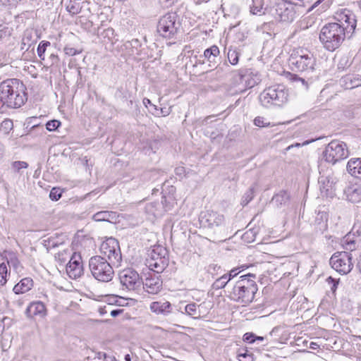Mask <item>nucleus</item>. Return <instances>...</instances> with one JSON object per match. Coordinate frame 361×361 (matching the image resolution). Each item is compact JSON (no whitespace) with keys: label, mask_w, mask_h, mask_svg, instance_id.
<instances>
[{"label":"nucleus","mask_w":361,"mask_h":361,"mask_svg":"<svg viewBox=\"0 0 361 361\" xmlns=\"http://www.w3.org/2000/svg\"><path fill=\"white\" fill-rule=\"evenodd\" d=\"M334 18L336 22L324 25L319 33V41L329 51H335L342 44L346 33L354 32L357 23L355 15L347 8L338 9Z\"/></svg>","instance_id":"obj_1"},{"label":"nucleus","mask_w":361,"mask_h":361,"mask_svg":"<svg viewBox=\"0 0 361 361\" xmlns=\"http://www.w3.org/2000/svg\"><path fill=\"white\" fill-rule=\"evenodd\" d=\"M24 85L18 79H7L0 83V112L4 107L18 108L27 101Z\"/></svg>","instance_id":"obj_2"},{"label":"nucleus","mask_w":361,"mask_h":361,"mask_svg":"<svg viewBox=\"0 0 361 361\" xmlns=\"http://www.w3.org/2000/svg\"><path fill=\"white\" fill-rule=\"evenodd\" d=\"M255 279V275L254 274L241 276L229 292L230 298L243 305L251 303L258 290Z\"/></svg>","instance_id":"obj_3"},{"label":"nucleus","mask_w":361,"mask_h":361,"mask_svg":"<svg viewBox=\"0 0 361 361\" xmlns=\"http://www.w3.org/2000/svg\"><path fill=\"white\" fill-rule=\"evenodd\" d=\"M288 65L293 71L310 73L314 70L316 58L307 49L299 48L292 51Z\"/></svg>","instance_id":"obj_4"},{"label":"nucleus","mask_w":361,"mask_h":361,"mask_svg":"<svg viewBox=\"0 0 361 361\" xmlns=\"http://www.w3.org/2000/svg\"><path fill=\"white\" fill-rule=\"evenodd\" d=\"M289 97L288 90L281 84L265 88L259 94L260 104L266 108L282 106L287 103Z\"/></svg>","instance_id":"obj_5"},{"label":"nucleus","mask_w":361,"mask_h":361,"mask_svg":"<svg viewBox=\"0 0 361 361\" xmlns=\"http://www.w3.org/2000/svg\"><path fill=\"white\" fill-rule=\"evenodd\" d=\"M113 266L116 264L109 262L105 257L93 256L89 260V267L93 277L99 281L109 282L114 275Z\"/></svg>","instance_id":"obj_6"},{"label":"nucleus","mask_w":361,"mask_h":361,"mask_svg":"<svg viewBox=\"0 0 361 361\" xmlns=\"http://www.w3.org/2000/svg\"><path fill=\"white\" fill-rule=\"evenodd\" d=\"M180 28L178 16L176 13L169 12L159 18L157 31L162 37L171 39L176 38Z\"/></svg>","instance_id":"obj_7"},{"label":"nucleus","mask_w":361,"mask_h":361,"mask_svg":"<svg viewBox=\"0 0 361 361\" xmlns=\"http://www.w3.org/2000/svg\"><path fill=\"white\" fill-rule=\"evenodd\" d=\"M348 156L349 150L347 145L340 140L330 142L322 153L324 160L333 165L346 159Z\"/></svg>","instance_id":"obj_8"},{"label":"nucleus","mask_w":361,"mask_h":361,"mask_svg":"<svg viewBox=\"0 0 361 361\" xmlns=\"http://www.w3.org/2000/svg\"><path fill=\"white\" fill-rule=\"evenodd\" d=\"M169 258L165 247L157 245L148 253L146 264L153 272L161 273L168 266Z\"/></svg>","instance_id":"obj_9"},{"label":"nucleus","mask_w":361,"mask_h":361,"mask_svg":"<svg viewBox=\"0 0 361 361\" xmlns=\"http://www.w3.org/2000/svg\"><path fill=\"white\" fill-rule=\"evenodd\" d=\"M305 6V4H293L290 1H285L278 4L275 8V18L276 20L285 22H293L297 17L299 9Z\"/></svg>","instance_id":"obj_10"},{"label":"nucleus","mask_w":361,"mask_h":361,"mask_svg":"<svg viewBox=\"0 0 361 361\" xmlns=\"http://www.w3.org/2000/svg\"><path fill=\"white\" fill-rule=\"evenodd\" d=\"M352 259L353 255L350 252L345 251L337 252L331 256L329 263L337 272L345 275L350 273L353 268Z\"/></svg>","instance_id":"obj_11"},{"label":"nucleus","mask_w":361,"mask_h":361,"mask_svg":"<svg viewBox=\"0 0 361 361\" xmlns=\"http://www.w3.org/2000/svg\"><path fill=\"white\" fill-rule=\"evenodd\" d=\"M100 250L109 262L116 264V266L120 265L122 256L119 243L116 239L114 238H107L102 243Z\"/></svg>","instance_id":"obj_12"},{"label":"nucleus","mask_w":361,"mask_h":361,"mask_svg":"<svg viewBox=\"0 0 361 361\" xmlns=\"http://www.w3.org/2000/svg\"><path fill=\"white\" fill-rule=\"evenodd\" d=\"M199 221L202 227L216 230L224 224L225 218L216 211L205 210L200 212Z\"/></svg>","instance_id":"obj_13"},{"label":"nucleus","mask_w":361,"mask_h":361,"mask_svg":"<svg viewBox=\"0 0 361 361\" xmlns=\"http://www.w3.org/2000/svg\"><path fill=\"white\" fill-rule=\"evenodd\" d=\"M119 280L122 286L128 290H135L142 285V279L139 274L130 268L119 272Z\"/></svg>","instance_id":"obj_14"},{"label":"nucleus","mask_w":361,"mask_h":361,"mask_svg":"<svg viewBox=\"0 0 361 361\" xmlns=\"http://www.w3.org/2000/svg\"><path fill=\"white\" fill-rule=\"evenodd\" d=\"M337 179L333 175L321 176L318 180L319 190L323 197H332L334 195Z\"/></svg>","instance_id":"obj_15"},{"label":"nucleus","mask_w":361,"mask_h":361,"mask_svg":"<svg viewBox=\"0 0 361 361\" xmlns=\"http://www.w3.org/2000/svg\"><path fill=\"white\" fill-rule=\"evenodd\" d=\"M159 274L160 273L157 272L149 274L145 281H142L143 288L147 293L155 295L161 291L162 288V280Z\"/></svg>","instance_id":"obj_16"},{"label":"nucleus","mask_w":361,"mask_h":361,"mask_svg":"<svg viewBox=\"0 0 361 361\" xmlns=\"http://www.w3.org/2000/svg\"><path fill=\"white\" fill-rule=\"evenodd\" d=\"M66 272L71 278L77 279L83 274L82 257L80 254L74 252L66 265Z\"/></svg>","instance_id":"obj_17"},{"label":"nucleus","mask_w":361,"mask_h":361,"mask_svg":"<svg viewBox=\"0 0 361 361\" xmlns=\"http://www.w3.org/2000/svg\"><path fill=\"white\" fill-rule=\"evenodd\" d=\"M25 314L27 317L30 318L36 316L43 318L47 315V309L42 302L35 301L31 302L27 307Z\"/></svg>","instance_id":"obj_18"},{"label":"nucleus","mask_w":361,"mask_h":361,"mask_svg":"<svg viewBox=\"0 0 361 361\" xmlns=\"http://www.w3.org/2000/svg\"><path fill=\"white\" fill-rule=\"evenodd\" d=\"M339 84L346 90L353 89L361 85V75L348 74L339 80Z\"/></svg>","instance_id":"obj_19"},{"label":"nucleus","mask_w":361,"mask_h":361,"mask_svg":"<svg viewBox=\"0 0 361 361\" xmlns=\"http://www.w3.org/2000/svg\"><path fill=\"white\" fill-rule=\"evenodd\" d=\"M348 173L353 178L361 180V158H351L346 165Z\"/></svg>","instance_id":"obj_20"},{"label":"nucleus","mask_w":361,"mask_h":361,"mask_svg":"<svg viewBox=\"0 0 361 361\" xmlns=\"http://www.w3.org/2000/svg\"><path fill=\"white\" fill-rule=\"evenodd\" d=\"M333 1L334 0H317L307 9V12L321 15L331 7Z\"/></svg>","instance_id":"obj_21"},{"label":"nucleus","mask_w":361,"mask_h":361,"mask_svg":"<svg viewBox=\"0 0 361 361\" xmlns=\"http://www.w3.org/2000/svg\"><path fill=\"white\" fill-rule=\"evenodd\" d=\"M351 235H357V237L361 236V224H355L350 233L345 237V248L353 251L355 249V240L351 239Z\"/></svg>","instance_id":"obj_22"},{"label":"nucleus","mask_w":361,"mask_h":361,"mask_svg":"<svg viewBox=\"0 0 361 361\" xmlns=\"http://www.w3.org/2000/svg\"><path fill=\"white\" fill-rule=\"evenodd\" d=\"M150 310L152 312L157 314L166 315L171 312V305L169 302L156 301L150 304Z\"/></svg>","instance_id":"obj_23"},{"label":"nucleus","mask_w":361,"mask_h":361,"mask_svg":"<svg viewBox=\"0 0 361 361\" xmlns=\"http://www.w3.org/2000/svg\"><path fill=\"white\" fill-rule=\"evenodd\" d=\"M33 286V281L31 278L26 277L20 281L13 288V292L16 294H23L30 290Z\"/></svg>","instance_id":"obj_24"},{"label":"nucleus","mask_w":361,"mask_h":361,"mask_svg":"<svg viewBox=\"0 0 361 361\" xmlns=\"http://www.w3.org/2000/svg\"><path fill=\"white\" fill-rule=\"evenodd\" d=\"M347 199L353 202L357 203L361 201V188L349 187L345 191Z\"/></svg>","instance_id":"obj_25"},{"label":"nucleus","mask_w":361,"mask_h":361,"mask_svg":"<svg viewBox=\"0 0 361 361\" xmlns=\"http://www.w3.org/2000/svg\"><path fill=\"white\" fill-rule=\"evenodd\" d=\"M289 198L290 196L288 192L285 190H281L272 197L271 203L277 207H281L288 202Z\"/></svg>","instance_id":"obj_26"},{"label":"nucleus","mask_w":361,"mask_h":361,"mask_svg":"<svg viewBox=\"0 0 361 361\" xmlns=\"http://www.w3.org/2000/svg\"><path fill=\"white\" fill-rule=\"evenodd\" d=\"M116 213L109 211H101L97 212L93 216V219L96 221H109L111 222L116 218Z\"/></svg>","instance_id":"obj_27"},{"label":"nucleus","mask_w":361,"mask_h":361,"mask_svg":"<svg viewBox=\"0 0 361 361\" xmlns=\"http://www.w3.org/2000/svg\"><path fill=\"white\" fill-rule=\"evenodd\" d=\"M199 307L200 305L195 302L188 304L184 308L185 313L193 319H200L201 317V312Z\"/></svg>","instance_id":"obj_28"},{"label":"nucleus","mask_w":361,"mask_h":361,"mask_svg":"<svg viewBox=\"0 0 361 361\" xmlns=\"http://www.w3.org/2000/svg\"><path fill=\"white\" fill-rule=\"evenodd\" d=\"M80 0H70L66 4V10L71 15L78 14L82 9Z\"/></svg>","instance_id":"obj_29"},{"label":"nucleus","mask_w":361,"mask_h":361,"mask_svg":"<svg viewBox=\"0 0 361 361\" xmlns=\"http://www.w3.org/2000/svg\"><path fill=\"white\" fill-rule=\"evenodd\" d=\"M315 223L317 226V229L320 232H323L327 228V217L326 214L324 212L319 213L315 219Z\"/></svg>","instance_id":"obj_30"},{"label":"nucleus","mask_w":361,"mask_h":361,"mask_svg":"<svg viewBox=\"0 0 361 361\" xmlns=\"http://www.w3.org/2000/svg\"><path fill=\"white\" fill-rule=\"evenodd\" d=\"M264 8L262 4V0H252V5L250 6V12L254 15L261 16L264 14Z\"/></svg>","instance_id":"obj_31"},{"label":"nucleus","mask_w":361,"mask_h":361,"mask_svg":"<svg viewBox=\"0 0 361 361\" xmlns=\"http://www.w3.org/2000/svg\"><path fill=\"white\" fill-rule=\"evenodd\" d=\"M51 46V43L48 41H42L37 47V55L42 61H45V52L48 47Z\"/></svg>","instance_id":"obj_32"},{"label":"nucleus","mask_w":361,"mask_h":361,"mask_svg":"<svg viewBox=\"0 0 361 361\" xmlns=\"http://www.w3.org/2000/svg\"><path fill=\"white\" fill-rule=\"evenodd\" d=\"M229 282V277H227L224 274L217 279L213 283L212 286L214 289H221L224 288Z\"/></svg>","instance_id":"obj_33"},{"label":"nucleus","mask_w":361,"mask_h":361,"mask_svg":"<svg viewBox=\"0 0 361 361\" xmlns=\"http://www.w3.org/2000/svg\"><path fill=\"white\" fill-rule=\"evenodd\" d=\"M13 128V123L11 119H4L0 126V130L4 132V134L7 135Z\"/></svg>","instance_id":"obj_34"},{"label":"nucleus","mask_w":361,"mask_h":361,"mask_svg":"<svg viewBox=\"0 0 361 361\" xmlns=\"http://www.w3.org/2000/svg\"><path fill=\"white\" fill-rule=\"evenodd\" d=\"M28 164L23 161H16L11 163V169L14 173H20L21 169H27Z\"/></svg>","instance_id":"obj_35"},{"label":"nucleus","mask_w":361,"mask_h":361,"mask_svg":"<svg viewBox=\"0 0 361 361\" xmlns=\"http://www.w3.org/2000/svg\"><path fill=\"white\" fill-rule=\"evenodd\" d=\"M239 56H240V54L236 50L231 49H228V59L229 62L232 65H235L238 63V60H239Z\"/></svg>","instance_id":"obj_36"},{"label":"nucleus","mask_w":361,"mask_h":361,"mask_svg":"<svg viewBox=\"0 0 361 361\" xmlns=\"http://www.w3.org/2000/svg\"><path fill=\"white\" fill-rule=\"evenodd\" d=\"M7 267L5 263L0 264V286H4L6 283L7 276Z\"/></svg>","instance_id":"obj_37"},{"label":"nucleus","mask_w":361,"mask_h":361,"mask_svg":"<svg viewBox=\"0 0 361 361\" xmlns=\"http://www.w3.org/2000/svg\"><path fill=\"white\" fill-rule=\"evenodd\" d=\"M45 63L47 66H53L57 65L59 61V58L57 54L54 53H49L47 59H45Z\"/></svg>","instance_id":"obj_38"},{"label":"nucleus","mask_w":361,"mask_h":361,"mask_svg":"<svg viewBox=\"0 0 361 361\" xmlns=\"http://www.w3.org/2000/svg\"><path fill=\"white\" fill-rule=\"evenodd\" d=\"M220 51L217 46L213 45L211 47L206 49L203 54V57L205 59H209L212 54H219Z\"/></svg>","instance_id":"obj_39"},{"label":"nucleus","mask_w":361,"mask_h":361,"mask_svg":"<svg viewBox=\"0 0 361 361\" xmlns=\"http://www.w3.org/2000/svg\"><path fill=\"white\" fill-rule=\"evenodd\" d=\"M254 197V190L250 188L243 195L242 200V204L243 206L247 205Z\"/></svg>","instance_id":"obj_40"},{"label":"nucleus","mask_w":361,"mask_h":361,"mask_svg":"<svg viewBox=\"0 0 361 361\" xmlns=\"http://www.w3.org/2000/svg\"><path fill=\"white\" fill-rule=\"evenodd\" d=\"M62 195V191L59 188H53L49 193V197L51 200H59Z\"/></svg>","instance_id":"obj_41"},{"label":"nucleus","mask_w":361,"mask_h":361,"mask_svg":"<svg viewBox=\"0 0 361 361\" xmlns=\"http://www.w3.org/2000/svg\"><path fill=\"white\" fill-rule=\"evenodd\" d=\"M61 125V122L57 120L49 121L46 124V128L49 131L56 130Z\"/></svg>","instance_id":"obj_42"},{"label":"nucleus","mask_w":361,"mask_h":361,"mask_svg":"<svg viewBox=\"0 0 361 361\" xmlns=\"http://www.w3.org/2000/svg\"><path fill=\"white\" fill-rule=\"evenodd\" d=\"M254 124L258 127H267L270 125L269 122H265V119L261 116H257L254 119Z\"/></svg>","instance_id":"obj_43"},{"label":"nucleus","mask_w":361,"mask_h":361,"mask_svg":"<svg viewBox=\"0 0 361 361\" xmlns=\"http://www.w3.org/2000/svg\"><path fill=\"white\" fill-rule=\"evenodd\" d=\"M255 334L252 332L245 333L243 337V341L249 343H255Z\"/></svg>","instance_id":"obj_44"},{"label":"nucleus","mask_w":361,"mask_h":361,"mask_svg":"<svg viewBox=\"0 0 361 361\" xmlns=\"http://www.w3.org/2000/svg\"><path fill=\"white\" fill-rule=\"evenodd\" d=\"M219 54H212L209 59H207V61L209 63V67H214L215 66L219 61Z\"/></svg>","instance_id":"obj_45"},{"label":"nucleus","mask_w":361,"mask_h":361,"mask_svg":"<svg viewBox=\"0 0 361 361\" xmlns=\"http://www.w3.org/2000/svg\"><path fill=\"white\" fill-rule=\"evenodd\" d=\"M337 66L341 70H344L345 67L350 66L348 58L345 56L341 58Z\"/></svg>","instance_id":"obj_46"},{"label":"nucleus","mask_w":361,"mask_h":361,"mask_svg":"<svg viewBox=\"0 0 361 361\" xmlns=\"http://www.w3.org/2000/svg\"><path fill=\"white\" fill-rule=\"evenodd\" d=\"M7 262L9 265L13 266L15 269L18 268V266L20 264V262L18 258L12 255V256L7 260Z\"/></svg>","instance_id":"obj_47"},{"label":"nucleus","mask_w":361,"mask_h":361,"mask_svg":"<svg viewBox=\"0 0 361 361\" xmlns=\"http://www.w3.org/2000/svg\"><path fill=\"white\" fill-rule=\"evenodd\" d=\"M64 52L68 56H75L79 53V51L75 48L68 46L64 47Z\"/></svg>","instance_id":"obj_48"},{"label":"nucleus","mask_w":361,"mask_h":361,"mask_svg":"<svg viewBox=\"0 0 361 361\" xmlns=\"http://www.w3.org/2000/svg\"><path fill=\"white\" fill-rule=\"evenodd\" d=\"M175 173L179 177L185 176V169L183 166H178L175 169Z\"/></svg>","instance_id":"obj_49"},{"label":"nucleus","mask_w":361,"mask_h":361,"mask_svg":"<svg viewBox=\"0 0 361 361\" xmlns=\"http://www.w3.org/2000/svg\"><path fill=\"white\" fill-rule=\"evenodd\" d=\"M238 268H234V269H231L228 274H226L224 275L226 276L227 277H229V281H230L240 273V271H238Z\"/></svg>","instance_id":"obj_50"},{"label":"nucleus","mask_w":361,"mask_h":361,"mask_svg":"<svg viewBox=\"0 0 361 361\" xmlns=\"http://www.w3.org/2000/svg\"><path fill=\"white\" fill-rule=\"evenodd\" d=\"M221 267L219 266H218L217 264H212L209 265V267H208V271L213 274L214 271H217Z\"/></svg>","instance_id":"obj_51"},{"label":"nucleus","mask_w":361,"mask_h":361,"mask_svg":"<svg viewBox=\"0 0 361 361\" xmlns=\"http://www.w3.org/2000/svg\"><path fill=\"white\" fill-rule=\"evenodd\" d=\"M123 312V309H116L110 311V314L113 317H116Z\"/></svg>","instance_id":"obj_52"},{"label":"nucleus","mask_w":361,"mask_h":361,"mask_svg":"<svg viewBox=\"0 0 361 361\" xmlns=\"http://www.w3.org/2000/svg\"><path fill=\"white\" fill-rule=\"evenodd\" d=\"M143 104L147 107L148 105H150L152 106L154 110H157V106L153 104L150 99H147V98H144L143 99Z\"/></svg>","instance_id":"obj_53"},{"label":"nucleus","mask_w":361,"mask_h":361,"mask_svg":"<svg viewBox=\"0 0 361 361\" xmlns=\"http://www.w3.org/2000/svg\"><path fill=\"white\" fill-rule=\"evenodd\" d=\"M328 280H331V281H332L333 285H332V286H331V290H332L333 292H335V290H336V288H337L338 283V281H336L335 279H333V278H331V276H330V277H329Z\"/></svg>","instance_id":"obj_54"},{"label":"nucleus","mask_w":361,"mask_h":361,"mask_svg":"<svg viewBox=\"0 0 361 361\" xmlns=\"http://www.w3.org/2000/svg\"><path fill=\"white\" fill-rule=\"evenodd\" d=\"M159 144V142L157 140H154L153 142H151L149 145V147L153 150L157 148V145Z\"/></svg>","instance_id":"obj_55"},{"label":"nucleus","mask_w":361,"mask_h":361,"mask_svg":"<svg viewBox=\"0 0 361 361\" xmlns=\"http://www.w3.org/2000/svg\"><path fill=\"white\" fill-rule=\"evenodd\" d=\"M309 348H310V349H312V350H317V349H318V348H319V344H317V343H315V342H311V343H310V346H309Z\"/></svg>","instance_id":"obj_56"},{"label":"nucleus","mask_w":361,"mask_h":361,"mask_svg":"<svg viewBox=\"0 0 361 361\" xmlns=\"http://www.w3.org/2000/svg\"><path fill=\"white\" fill-rule=\"evenodd\" d=\"M214 115H212V116H207L204 121H203V124L204 125H207L208 124L209 122H212V121H210L211 118H214Z\"/></svg>","instance_id":"obj_57"},{"label":"nucleus","mask_w":361,"mask_h":361,"mask_svg":"<svg viewBox=\"0 0 361 361\" xmlns=\"http://www.w3.org/2000/svg\"><path fill=\"white\" fill-rule=\"evenodd\" d=\"M294 77L295 78H298V81H300L303 85H305L306 87L307 86V82L305 81V80L304 78H300V77H299L298 75H295Z\"/></svg>","instance_id":"obj_58"},{"label":"nucleus","mask_w":361,"mask_h":361,"mask_svg":"<svg viewBox=\"0 0 361 361\" xmlns=\"http://www.w3.org/2000/svg\"><path fill=\"white\" fill-rule=\"evenodd\" d=\"M59 259L61 260L62 262H65L66 261V258L63 257V253H59Z\"/></svg>","instance_id":"obj_59"},{"label":"nucleus","mask_w":361,"mask_h":361,"mask_svg":"<svg viewBox=\"0 0 361 361\" xmlns=\"http://www.w3.org/2000/svg\"><path fill=\"white\" fill-rule=\"evenodd\" d=\"M7 319H8V318L4 317L1 320H0V327L2 326L3 329H4V322Z\"/></svg>","instance_id":"obj_60"},{"label":"nucleus","mask_w":361,"mask_h":361,"mask_svg":"<svg viewBox=\"0 0 361 361\" xmlns=\"http://www.w3.org/2000/svg\"><path fill=\"white\" fill-rule=\"evenodd\" d=\"M11 1L13 2V0H0V2L2 5L9 4Z\"/></svg>","instance_id":"obj_61"},{"label":"nucleus","mask_w":361,"mask_h":361,"mask_svg":"<svg viewBox=\"0 0 361 361\" xmlns=\"http://www.w3.org/2000/svg\"><path fill=\"white\" fill-rule=\"evenodd\" d=\"M106 307L99 308V313L101 314H104L106 313L107 310H106Z\"/></svg>","instance_id":"obj_62"},{"label":"nucleus","mask_w":361,"mask_h":361,"mask_svg":"<svg viewBox=\"0 0 361 361\" xmlns=\"http://www.w3.org/2000/svg\"><path fill=\"white\" fill-rule=\"evenodd\" d=\"M357 268L359 269V271L361 273V255H360V258L357 264Z\"/></svg>","instance_id":"obj_63"},{"label":"nucleus","mask_w":361,"mask_h":361,"mask_svg":"<svg viewBox=\"0 0 361 361\" xmlns=\"http://www.w3.org/2000/svg\"><path fill=\"white\" fill-rule=\"evenodd\" d=\"M105 32L106 33V35H109V34H111L113 35L114 33V30L111 29V28H109L107 30H105Z\"/></svg>","instance_id":"obj_64"}]
</instances>
